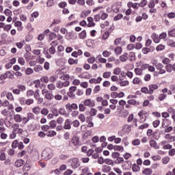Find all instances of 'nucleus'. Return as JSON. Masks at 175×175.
Here are the masks:
<instances>
[{
	"instance_id": "obj_43",
	"label": "nucleus",
	"mask_w": 175,
	"mask_h": 175,
	"mask_svg": "<svg viewBox=\"0 0 175 175\" xmlns=\"http://www.w3.org/2000/svg\"><path fill=\"white\" fill-rule=\"evenodd\" d=\"M27 100L24 97H21L19 98V103L21 106H25Z\"/></svg>"
},
{
	"instance_id": "obj_6",
	"label": "nucleus",
	"mask_w": 175,
	"mask_h": 175,
	"mask_svg": "<svg viewBox=\"0 0 175 175\" xmlns=\"http://www.w3.org/2000/svg\"><path fill=\"white\" fill-rule=\"evenodd\" d=\"M77 104L76 103H72V104H70V103H68L66 105V110H68V111H73V110H77Z\"/></svg>"
},
{
	"instance_id": "obj_14",
	"label": "nucleus",
	"mask_w": 175,
	"mask_h": 175,
	"mask_svg": "<svg viewBox=\"0 0 175 175\" xmlns=\"http://www.w3.org/2000/svg\"><path fill=\"white\" fill-rule=\"evenodd\" d=\"M149 144L150 147H152V148H154V150L159 149V146H158V144L157 143V141L154 139H151L149 141Z\"/></svg>"
},
{
	"instance_id": "obj_1",
	"label": "nucleus",
	"mask_w": 175,
	"mask_h": 175,
	"mask_svg": "<svg viewBox=\"0 0 175 175\" xmlns=\"http://www.w3.org/2000/svg\"><path fill=\"white\" fill-rule=\"evenodd\" d=\"M53 155H54V153L53 152L52 149L46 148L42 151L41 157L44 161H49L53 158Z\"/></svg>"
},
{
	"instance_id": "obj_26",
	"label": "nucleus",
	"mask_w": 175,
	"mask_h": 175,
	"mask_svg": "<svg viewBox=\"0 0 175 175\" xmlns=\"http://www.w3.org/2000/svg\"><path fill=\"white\" fill-rule=\"evenodd\" d=\"M9 106V100H5L3 102L0 99V107H8Z\"/></svg>"
},
{
	"instance_id": "obj_51",
	"label": "nucleus",
	"mask_w": 175,
	"mask_h": 175,
	"mask_svg": "<svg viewBox=\"0 0 175 175\" xmlns=\"http://www.w3.org/2000/svg\"><path fill=\"white\" fill-rule=\"evenodd\" d=\"M47 88L49 91H54L55 90V85L54 83H50L48 85Z\"/></svg>"
},
{
	"instance_id": "obj_57",
	"label": "nucleus",
	"mask_w": 175,
	"mask_h": 175,
	"mask_svg": "<svg viewBox=\"0 0 175 175\" xmlns=\"http://www.w3.org/2000/svg\"><path fill=\"white\" fill-rule=\"evenodd\" d=\"M148 2L147 0H142L139 3H138L139 6L140 8H144L147 5Z\"/></svg>"
},
{
	"instance_id": "obj_3",
	"label": "nucleus",
	"mask_w": 175,
	"mask_h": 175,
	"mask_svg": "<svg viewBox=\"0 0 175 175\" xmlns=\"http://www.w3.org/2000/svg\"><path fill=\"white\" fill-rule=\"evenodd\" d=\"M77 91V87L76 86H72L69 89V92L67 93L69 98H71V99H75L76 98V94H75V92Z\"/></svg>"
},
{
	"instance_id": "obj_19",
	"label": "nucleus",
	"mask_w": 175,
	"mask_h": 175,
	"mask_svg": "<svg viewBox=\"0 0 175 175\" xmlns=\"http://www.w3.org/2000/svg\"><path fill=\"white\" fill-rule=\"evenodd\" d=\"M129 105H133V106H139L140 103L137 102L136 99H130L127 101Z\"/></svg>"
},
{
	"instance_id": "obj_25",
	"label": "nucleus",
	"mask_w": 175,
	"mask_h": 175,
	"mask_svg": "<svg viewBox=\"0 0 175 175\" xmlns=\"http://www.w3.org/2000/svg\"><path fill=\"white\" fill-rule=\"evenodd\" d=\"M157 70L156 73H160L161 75H163L166 72L165 67L157 66Z\"/></svg>"
},
{
	"instance_id": "obj_48",
	"label": "nucleus",
	"mask_w": 175,
	"mask_h": 175,
	"mask_svg": "<svg viewBox=\"0 0 175 175\" xmlns=\"http://www.w3.org/2000/svg\"><path fill=\"white\" fill-rule=\"evenodd\" d=\"M169 161H170V158L169 157H165L162 159V163L163 165H167V163H169Z\"/></svg>"
},
{
	"instance_id": "obj_37",
	"label": "nucleus",
	"mask_w": 175,
	"mask_h": 175,
	"mask_svg": "<svg viewBox=\"0 0 175 175\" xmlns=\"http://www.w3.org/2000/svg\"><path fill=\"white\" fill-rule=\"evenodd\" d=\"M79 61L77 59H72L70 58L68 59V64H70V65H77Z\"/></svg>"
},
{
	"instance_id": "obj_64",
	"label": "nucleus",
	"mask_w": 175,
	"mask_h": 175,
	"mask_svg": "<svg viewBox=\"0 0 175 175\" xmlns=\"http://www.w3.org/2000/svg\"><path fill=\"white\" fill-rule=\"evenodd\" d=\"M122 162H124V158L123 157H120V156L116 159V163L120 164V163H122Z\"/></svg>"
},
{
	"instance_id": "obj_22",
	"label": "nucleus",
	"mask_w": 175,
	"mask_h": 175,
	"mask_svg": "<svg viewBox=\"0 0 175 175\" xmlns=\"http://www.w3.org/2000/svg\"><path fill=\"white\" fill-rule=\"evenodd\" d=\"M137 5H139L138 3H133L132 1H129L127 3L128 8H133V9H139V8L137 7Z\"/></svg>"
},
{
	"instance_id": "obj_53",
	"label": "nucleus",
	"mask_w": 175,
	"mask_h": 175,
	"mask_svg": "<svg viewBox=\"0 0 175 175\" xmlns=\"http://www.w3.org/2000/svg\"><path fill=\"white\" fill-rule=\"evenodd\" d=\"M172 131H173V126H167L166 128L164 130V132H165V133H170V132H172Z\"/></svg>"
},
{
	"instance_id": "obj_32",
	"label": "nucleus",
	"mask_w": 175,
	"mask_h": 175,
	"mask_svg": "<svg viewBox=\"0 0 175 175\" xmlns=\"http://www.w3.org/2000/svg\"><path fill=\"white\" fill-rule=\"evenodd\" d=\"M57 135V132L54 131H49L47 132L46 136H48V137H54V136Z\"/></svg>"
},
{
	"instance_id": "obj_5",
	"label": "nucleus",
	"mask_w": 175,
	"mask_h": 175,
	"mask_svg": "<svg viewBox=\"0 0 175 175\" xmlns=\"http://www.w3.org/2000/svg\"><path fill=\"white\" fill-rule=\"evenodd\" d=\"M146 135L148 136V137H150V139H154L155 140H158V136H157V133L154 132L151 129L147 130Z\"/></svg>"
},
{
	"instance_id": "obj_40",
	"label": "nucleus",
	"mask_w": 175,
	"mask_h": 175,
	"mask_svg": "<svg viewBox=\"0 0 175 175\" xmlns=\"http://www.w3.org/2000/svg\"><path fill=\"white\" fill-rule=\"evenodd\" d=\"M58 6L61 9H65V8L68 6V3H66V1H62L61 3H59Z\"/></svg>"
},
{
	"instance_id": "obj_33",
	"label": "nucleus",
	"mask_w": 175,
	"mask_h": 175,
	"mask_svg": "<svg viewBox=\"0 0 175 175\" xmlns=\"http://www.w3.org/2000/svg\"><path fill=\"white\" fill-rule=\"evenodd\" d=\"M119 84H120V87H126V85H129V81H122L120 79L119 81Z\"/></svg>"
},
{
	"instance_id": "obj_62",
	"label": "nucleus",
	"mask_w": 175,
	"mask_h": 175,
	"mask_svg": "<svg viewBox=\"0 0 175 175\" xmlns=\"http://www.w3.org/2000/svg\"><path fill=\"white\" fill-rule=\"evenodd\" d=\"M157 51H162V50H165V46L163 44H159L156 48Z\"/></svg>"
},
{
	"instance_id": "obj_54",
	"label": "nucleus",
	"mask_w": 175,
	"mask_h": 175,
	"mask_svg": "<svg viewBox=\"0 0 175 175\" xmlns=\"http://www.w3.org/2000/svg\"><path fill=\"white\" fill-rule=\"evenodd\" d=\"M40 113L42 114V116H47L49 114V109L47 108H43L40 111Z\"/></svg>"
},
{
	"instance_id": "obj_31",
	"label": "nucleus",
	"mask_w": 175,
	"mask_h": 175,
	"mask_svg": "<svg viewBox=\"0 0 175 175\" xmlns=\"http://www.w3.org/2000/svg\"><path fill=\"white\" fill-rule=\"evenodd\" d=\"M5 77L7 79H10L11 80H13V79H14V75L12 74L10 71L5 72Z\"/></svg>"
},
{
	"instance_id": "obj_60",
	"label": "nucleus",
	"mask_w": 175,
	"mask_h": 175,
	"mask_svg": "<svg viewBox=\"0 0 175 175\" xmlns=\"http://www.w3.org/2000/svg\"><path fill=\"white\" fill-rule=\"evenodd\" d=\"M0 161H6V153L5 152H1L0 154Z\"/></svg>"
},
{
	"instance_id": "obj_10",
	"label": "nucleus",
	"mask_w": 175,
	"mask_h": 175,
	"mask_svg": "<svg viewBox=\"0 0 175 175\" xmlns=\"http://www.w3.org/2000/svg\"><path fill=\"white\" fill-rule=\"evenodd\" d=\"M84 106H88V107H94L95 106V103L91 99H86L83 101Z\"/></svg>"
},
{
	"instance_id": "obj_44",
	"label": "nucleus",
	"mask_w": 175,
	"mask_h": 175,
	"mask_svg": "<svg viewBox=\"0 0 175 175\" xmlns=\"http://www.w3.org/2000/svg\"><path fill=\"white\" fill-rule=\"evenodd\" d=\"M17 88L19 89L20 92H24L27 90V88L24 85H17Z\"/></svg>"
},
{
	"instance_id": "obj_35",
	"label": "nucleus",
	"mask_w": 175,
	"mask_h": 175,
	"mask_svg": "<svg viewBox=\"0 0 175 175\" xmlns=\"http://www.w3.org/2000/svg\"><path fill=\"white\" fill-rule=\"evenodd\" d=\"M120 61H122V62H125V61L128 59V53H124V55H122L120 57Z\"/></svg>"
},
{
	"instance_id": "obj_28",
	"label": "nucleus",
	"mask_w": 175,
	"mask_h": 175,
	"mask_svg": "<svg viewBox=\"0 0 175 175\" xmlns=\"http://www.w3.org/2000/svg\"><path fill=\"white\" fill-rule=\"evenodd\" d=\"M31 111H32V113H33L34 114H36L38 116V114H40V107H33L31 109Z\"/></svg>"
},
{
	"instance_id": "obj_61",
	"label": "nucleus",
	"mask_w": 175,
	"mask_h": 175,
	"mask_svg": "<svg viewBox=\"0 0 175 175\" xmlns=\"http://www.w3.org/2000/svg\"><path fill=\"white\" fill-rule=\"evenodd\" d=\"M80 86H81L82 88H88V82H87V81L81 82V83H80Z\"/></svg>"
},
{
	"instance_id": "obj_63",
	"label": "nucleus",
	"mask_w": 175,
	"mask_h": 175,
	"mask_svg": "<svg viewBox=\"0 0 175 175\" xmlns=\"http://www.w3.org/2000/svg\"><path fill=\"white\" fill-rule=\"evenodd\" d=\"M49 78L47 77H42L40 78V81H42V83H49Z\"/></svg>"
},
{
	"instance_id": "obj_27",
	"label": "nucleus",
	"mask_w": 175,
	"mask_h": 175,
	"mask_svg": "<svg viewBox=\"0 0 175 175\" xmlns=\"http://www.w3.org/2000/svg\"><path fill=\"white\" fill-rule=\"evenodd\" d=\"M39 17V12H34L31 14V17L30 18V21H34L35 18H38Z\"/></svg>"
},
{
	"instance_id": "obj_4",
	"label": "nucleus",
	"mask_w": 175,
	"mask_h": 175,
	"mask_svg": "<svg viewBox=\"0 0 175 175\" xmlns=\"http://www.w3.org/2000/svg\"><path fill=\"white\" fill-rule=\"evenodd\" d=\"M70 163H71V167L72 169H77L79 166H80V162H79V159L78 158H72L70 160Z\"/></svg>"
},
{
	"instance_id": "obj_49",
	"label": "nucleus",
	"mask_w": 175,
	"mask_h": 175,
	"mask_svg": "<svg viewBox=\"0 0 175 175\" xmlns=\"http://www.w3.org/2000/svg\"><path fill=\"white\" fill-rule=\"evenodd\" d=\"M167 97V94H159L158 99H159V100L162 101V100H164V99H166Z\"/></svg>"
},
{
	"instance_id": "obj_7",
	"label": "nucleus",
	"mask_w": 175,
	"mask_h": 175,
	"mask_svg": "<svg viewBox=\"0 0 175 175\" xmlns=\"http://www.w3.org/2000/svg\"><path fill=\"white\" fill-rule=\"evenodd\" d=\"M122 167L125 170H131L132 169V162L131 161H126L122 165Z\"/></svg>"
},
{
	"instance_id": "obj_36",
	"label": "nucleus",
	"mask_w": 175,
	"mask_h": 175,
	"mask_svg": "<svg viewBox=\"0 0 175 175\" xmlns=\"http://www.w3.org/2000/svg\"><path fill=\"white\" fill-rule=\"evenodd\" d=\"M57 126V122L55 120H52L49 122V128L51 129H54Z\"/></svg>"
},
{
	"instance_id": "obj_9",
	"label": "nucleus",
	"mask_w": 175,
	"mask_h": 175,
	"mask_svg": "<svg viewBox=\"0 0 175 175\" xmlns=\"http://www.w3.org/2000/svg\"><path fill=\"white\" fill-rule=\"evenodd\" d=\"M150 95H152L156 90H158L159 87L157 84H150L148 85Z\"/></svg>"
},
{
	"instance_id": "obj_58",
	"label": "nucleus",
	"mask_w": 175,
	"mask_h": 175,
	"mask_svg": "<svg viewBox=\"0 0 175 175\" xmlns=\"http://www.w3.org/2000/svg\"><path fill=\"white\" fill-rule=\"evenodd\" d=\"M169 36H171V38H175V29H172L170 31H168Z\"/></svg>"
},
{
	"instance_id": "obj_24",
	"label": "nucleus",
	"mask_w": 175,
	"mask_h": 175,
	"mask_svg": "<svg viewBox=\"0 0 175 175\" xmlns=\"http://www.w3.org/2000/svg\"><path fill=\"white\" fill-rule=\"evenodd\" d=\"M15 27L18 28V31H23V23L21 21H16L14 23Z\"/></svg>"
},
{
	"instance_id": "obj_47",
	"label": "nucleus",
	"mask_w": 175,
	"mask_h": 175,
	"mask_svg": "<svg viewBox=\"0 0 175 175\" xmlns=\"http://www.w3.org/2000/svg\"><path fill=\"white\" fill-rule=\"evenodd\" d=\"M96 113H98V110H96V109L92 108L90 109V116L91 117H94V116H96Z\"/></svg>"
},
{
	"instance_id": "obj_20",
	"label": "nucleus",
	"mask_w": 175,
	"mask_h": 175,
	"mask_svg": "<svg viewBox=\"0 0 175 175\" xmlns=\"http://www.w3.org/2000/svg\"><path fill=\"white\" fill-rule=\"evenodd\" d=\"M131 167L134 173H137L138 172H140V167L136 163L133 164V165H131Z\"/></svg>"
},
{
	"instance_id": "obj_38",
	"label": "nucleus",
	"mask_w": 175,
	"mask_h": 175,
	"mask_svg": "<svg viewBox=\"0 0 175 175\" xmlns=\"http://www.w3.org/2000/svg\"><path fill=\"white\" fill-rule=\"evenodd\" d=\"M18 143L19 142L18 139L14 140L12 143V148L14 149L18 148Z\"/></svg>"
},
{
	"instance_id": "obj_2",
	"label": "nucleus",
	"mask_w": 175,
	"mask_h": 175,
	"mask_svg": "<svg viewBox=\"0 0 175 175\" xmlns=\"http://www.w3.org/2000/svg\"><path fill=\"white\" fill-rule=\"evenodd\" d=\"M12 131L15 132L18 135H23L24 131L23 129L20 128V124L18 123H15L12 125Z\"/></svg>"
},
{
	"instance_id": "obj_16",
	"label": "nucleus",
	"mask_w": 175,
	"mask_h": 175,
	"mask_svg": "<svg viewBox=\"0 0 175 175\" xmlns=\"http://www.w3.org/2000/svg\"><path fill=\"white\" fill-rule=\"evenodd\" d=\"M165 139H166V140H168L169 143L175 142V136L172 135V134H165Z\"/></svg>"
},
{
	"instance_id": "obj_59",
	"label": "nucleus",
	"mask_w": 175,
	"mask_h": 175,
	"mask_svg": "<svg viewBox=\"0 0 175 175\" xmlns=\"http://www.w3.org/2000/svg\"><path fill=\"white\" fill-rule=\"evenodd\" d=\"M115 53L116 54L118 55V54H121V53H122V49L121 48V46H117L115 49Z\"/></svg>"
},
{
	"instance_id": "obj_46",
	"label": "nucleus",
	"mask_w": 175,
	"mask_h": 175,
	"mask_svg": "<svg viewBox=\"0 0 175 175\" xmlns=\"http://www.w3.org/2000/svg\"><path fill=\"white\" fill-rule=\"evenodd\" d=\"M135 75H137L138 76H142V74L143 73V70L142 68H135Z\"/></svg>"
},
{
	"instance_id": "obj_17",
	"label": "nucleus",
	"mask_w": 175,
	"mask_h": 175,
	"mask_svg": "<svg viewBox=\"0 0 175 175\" xmlns=\"http://www.w3.org/2000/svg\"><path fill=\"white\" fill-rule=\"evenodd\" d=\"M45 99H48V100H51L52 99H54V94L53 93L49 92V91L45 92Z\"/></svg>"
},
{
	"instance_id": "obj_34",
	"label": "nucleus",
	"mask_w": 175,
	"mask_h": 175,
	"mask_svg": "<svg viewBox=\"0 0 175 175\" xmlns=\"http://www.w3.org/2000/svg\"><path fill=\"white\" fill-rule=\"evenodd\" d=\"M96 58H98V62L100 64H106L107 62V60L105 58H102V55H98Z\"/></svg>"
},
{
	"instance_id": "obj_8",
	"label": "nucleus",
	"mask_w": 175,
	"mask_h": 175,
	"mask_svg": "<svg viewBox=\"0 0 175 175\" xmlns=\"http://www.w3.org/2000/svg\"><path fill=\"white\" fill-rule=\"evenodd\" d=\"M25 165V161L18 159L14 162V165L16 167H21Z\"/></svg>"
},
{
	"instance_id": "obj_56",
	"label": "nucleus",
	"mask_w": 175,
	"mask_h": 175,
	"mask_svg": "<svg viewBox=\"0 0 175 175\" xmlns=\"http://www.w3.org/2000/svg\"><path fill=\"white\" fill-rule=\"evenodd\" d=\"M99 91H100V86L99 85H97L94 87V88L93 90V92H94V94H98V92H99Z\"/></svg>"
},
{
	"instance_id": "obj_39",
	"label": "nucleus",
	"mask_w": 175,
	"mask_h": 175,
	"mask_svg": "<svg viewBox=\"0 0 175 175\" xmlns=\"http://www.w3.org/2000/svg\"><path fill=\"white\" fill-rule=\"evenodd\" d=\"M141 92H142V94H148V95H150V90H148V88L147 87L142 88Z\"/></svg>"
},
{
	"instance_id": "obj_50",
	"label": "nucleus",
	"mask_w": 175,
	"mask_h": 175,
	"mask_svg": "<svg viewBox=\"0 0 175 175\" xmlns=\"http://www.w3.org/2000/svg\"><path fill=\"white\" fill-rule=\"evenodd\" d=\"M110 33H111V31H105L103 35V39H104V40H106V39H107V38L110 36Z\"/></svg>"
},
{
	"instance_id": "obj_41",
	"label": "nucleus",
	"mask_w": 175,
	"mask_h": 175,
	"mask_svg": "<svg viewBox=\"0 0 175 175\" xmlns=\"http://www.w3.org/2000/svg\"><path fill=\"white\" fill-rule=\"evenodd\" d=\"M61 80H64V81H69V79H70V76L69 75H63L60 77Z\"/></svg>"
},
{
	"instance_id": "obj_15",
	"label": "nucleus",
	"mask_w": 175,
	"mask_h": 175,
	"mask_svg": "<svg viewBox=\"0 0 175 175\" xmlns=\"http://www.w3.org/2000/svg\"><path fill=\"white\" fill-rule=\"evenodd\" d=\"M71 143L76 147V146H79L80 144V139L79 137H73L71 139Z\"/></svg>"
},
{
	"instance_id": "obj_29",
	"label": "nucleus",
	"mask_w": 175,
	"mask_h": 175,
	"mask_svg": "<svg viewBox=\"0 0 175 175\" xmlns=\"http://www.w3.org/2000/svg\"><path fill=\"white\" fill-rule=\"evenodd\" d=\"M114 151L124 152V147L122 146L114 145Z\"/></svg>"
},
{
	"instance_id": "obj_55",
	"label": "nucleus",
	"mask_w": 175,
	"mask_h": 175,
	"mask_svg": "<svg viewBox=\"0 0 175 175\" xmlns=\"http://www.w3.org/2000/svg\"><path fill=\"white\" fill-rule=\"evenodd\" d=\"M140 140L139 139H135L132 141L133 146H140Z\"/></svg>"
},
{
	"instance_id": "obj_52",
	"label": "nucleus",
	"mask_w": 175,
	"mask_h": 175,
	"mask_svg": "<svg viewBox=\"0 0 175 175\" xmlns=\"http://www.w3.org/2000/svg\"><path fill=\"white\" fill-rule=\"evenodd\" d=\"M6 96L8 100H14V97L13 96V94H12V92H8Z\"/></svg>"
},
{
	"instance_id": "obj_13",
	"label": "nucleus",
	"mask_w": 175,
	"mask_h": 175,
	"mask_svg": "<svg viewBox=\"0 0 175 175\" xmlns=\"http://www.w3.org/2000/svg\"><path fill=\"white\" fill-rule=\"evenodd\" d=\"M102 81V77H99L98 79L92 78L89 80L90 84H100Z\"/></svg>"
},
{
	"instance_id": "obj_18",
	"label": "nucleus",
	"mask_w": 175,
	"mask_h": 175,
	"mask_svg": "<svg viewBox=\"0 0 175 175\" xmlns=\"http://www.w3.org/2000/svg\"><path fill=\"white\" fill-rule=\"evenodd\" d=\"M133 84L142 85L143 84V81L139 77H135L133 80Z\"/></svg>"
},
{
	"instance_id": "obj_23",
	"label": "nucleus",
	"mask_w": 175,
	"mask_h": 175,
	"mask_svg": "<svg viewBox=\"0 0 175 175\" xmlns=\"http://www.w3.org/2000/svg\"><path fill=\"white\" fill-rule=\"evenodd\" d=\"M142 174H145V175H151V174H152V169H151V168H145L142 171Z\"/></svg>"
},
{
	"instance_id": "obj_11",
	"label": "nucleus",
	"mask_w": 175,
	"mask_h": 175,
	"mask_svg": "<svg viewBox=\"0 0 175 175\" xmlns=\"http://www.w3.org/2000/svg\"><path fill=\"white\" fill-rule=\"evenodd\" d=\"M13 119L17 124H20V122H23V116L21 115L16 113L14 114Z\"/></svg>"
},
{
	"instance_id": "obj_42",
	"label": "nucleus",
	"mask_w": 175,
	"mask_h": 175,
	"mask_svg": "<svg viewBox=\"0 0 175 175\" xmlns=\"http://www.w3.org/2000/svg\"><path fill=\"white\" fill-rule=\"evenodd\" d=\"M148 126H150V124H148V123H144L143 124H141L138 127V129H139V130L147 129V128H148Z\"/></svg>"
},
{
	"instance_id": "obj_21",
	"label": "nucleus",
	"mask_w": 175,
	"mask_h": 175,
	"mask_svg": "<svg viewBox=\"0 0 175 175\" xmlns=\"http://www.w3.org/2000/svg\"><path fill=\"white\" fill-rule=\"evenodd\" d=\"M111 170V167L107 165H104L102 167V172L104 173H109Z\"/></svg>"
},
{
	"instance_id": "obj_45",
	"label": "nucleus",
	"mask_w": 175,
	"mask_h": 175,
	"mask_svg": "<svg viewBox=\"0 0 175 175\" xmlns=\"http://www.w3.org/2000/svg\"><path fill=\"white\" fill-rule=\"evenodd\" d=\"M160 124H161V120H156L152 122V126L154 128H158Z\"/></svg>"
},
{
	"instance_id": "obj_30",
	"label": "nucleus",
	"mask_w": 175,
	"mask_h": 175,
	"mask_svg": "<svg viewBox=\"0 0 175 175\" xmlns=\"http://www.w3.org/2000/svg\"><path fill=\"white\" fill-rule=\"evenodd\" d=\"M79 39H85V38H87V31H85V30L82 31L79 34Z\"/></svg>"
},
{
	"instance_id": "obj_12",
	"label": "nucleus",
	"mask_w": 175,
	"mask_h": 175,
	"mask_svg": "<svg viewBox=\"0 0 175 175\" xmlns=\"http://www.w3.org/2000/svg\"><path fill=\"white\" fill-rule=\"evenodd\" d=\"M63 128L68 130L72 128V120L70 119L66 120Z\"/></svg>"
}]
</instances>
